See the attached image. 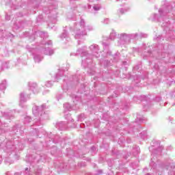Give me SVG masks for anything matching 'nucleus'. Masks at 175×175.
<instances>
[{"label":"nucleus","mask_w":175,"mask_h":175,"mask_svg":"<svg viewBox=\"0 0 175 175\" xmlns=\"http://www.w3.org/2000/svg\"><path fill=\"white\" fill-rule=\"evenodd\" d=\"M94 28L92 26H85V21L81 19L79 24H75L74 32L75 33V39H81L83 36L87 35L85 31H92Z\"/></svg>","instance_id":"nucleus-1"},{"label":"nucleus","mask_w":175,"mask_h":175,"mask_svg":"<svg viewBox=\"0 0 175 175\" xmlns=\"http://www.w3.org/2000/svg\"><path fill=\"white\" fill-rule=\"evenodd\" d=\"M48 107L46 104L42 105L40 107L34 106L33 107V114L36 117H38L40 120L47 119V114H46L45 110H47Z\"/></svg>","instance_id":"nucleus-2"},{"label":"nucleus","mask_w":175,"mask_h":175,"mask_svg":"<svg viewBox=\"0 0 175 175\" xmlns=\"http://www.w3.org/2000/svg\"><path fill=\"white\" fill-rule=\"evenodd\" d=\"M131 43V38L129 34L125 33H120V40L118 44L120 46H124V44H129Z\"/></svg>","instance_id":"nucleus-3"},{"label":"nucleus","mask_w":175,"mask_h":175,"mask_svg":"<svg viewBox=\"0 0 175 175\" xmlns=\"http://www.w3.org/2000/svg\"><path fill=\"white\" fill-rule=\"evenodd\" d=\"M89 49L92 51V55L93 57H95L96 58H99L100 55L99 54V46L93 44L89 47Z\"/></svg>","instance_id":"nucleus-4"},{"label":"nucleus","mask_w":175,"mask_h":175,"mask_svg":"<svg viewBox=\"0 0 175 175\" xmlns=\"http://www.w3.org/2000/svg\"><path fill=\"white\" fill-rule=\"evenodd\" d=\"M77 54L81 55V57H88V52H87V46H83L77 49Z\"/></svg>","instance_id":"nucleus-5"},{"label":"nucleus","mask_w":175,"mask_h":175,"mask_svg":"<svg viewBox=\"0 0 175 175\" xmlns=\"http://www.w3.org/2000/svg\"><path fill=\"white\" fill-rule=\"evenodd\" d=\"M59 38L62 40H64V39L67 42L70 40V38H69V33H68V31H66V29H64L62 33L59 36Z\"/></svg>","instance_id":"nucleus-6"},{"label":"nucleus","mask_w":175,"mask_h":175,"mask_svg":"<svg viewBox=\"0 0 175 175\" xmlns=\"http://www.w3.org/2000/svg\"><path fill=\"white\" fill-rule=\"evenodd\" d=\"M56 128L59 131H65L66 129V123H65V122L57 123Z\"/></svg>","instance_id":"nucleus-7"},{"label":"nucleus","mask_w":175,"mask_h":175,"mask_svg":"<svg viewBox=\"0 0 175 175\" xmlns=\"http://www.w3.org/2000/svg\"><path fill=\"white\" fill-rule=\"evenodd\" d=\"M28 85L29 87V90H31V91H33L34 94H36V88H38V85L36 84V83L29 82Z\"/></svg>","instance_id":"nucleus-8"},{"label":"nucleus","mask_w":175,"mask_h":175,"mask_svg":"<svg viewBox=\"0 0 175 175\" xmlns=\"http://www.w3.org/2000/svg\"><path fill=\"white\" fill-rule=\"evenodd\" d=\"M131 8H120L118 10V14H119V16H121L122 14H125V13H126V12H129Z\"/></svg>","instance_id":"nucleus-9"},{"label":"nucleus","mask_w":175,"mask_h":175,"mask_svg":"<svg viewBox=\"0 0 175 175\" xmlns=\"http://www.w3.org/2000/svg\"><path fill=\"white\" fill-rule=\"evenodd\" d=\"M163 150V146H160L157 149L154 150V152H152V155L156 154V155H161L162 154V150Z\"/></svg>","instance_id":"nucleus-10"},{"label":"nucleus","mask_w":175,"mask_h":175,"mask_svg":"<svg viewBox=\"0 0 175 175\" xmlns=\"http://www.w3.org/2000/svg\"><path fill=\"white\" fill-rule=\"evenodd\" d=\"M44 54H45V55H53L54 51L50 49V48H47L44 49Z\"/></svg>","instance_id":"nucleus-11"},{"label":"nucleus","mask_w":175,"mask_h":175,"mask_svg":"<svg viewBox=\"0 0 175 175\" xmlns=\"http://www.w3.org/2000/svg\"><path fill=\"white\" fill-rule=\"evenodd\" d=\"M0 66L3 69H8L9 68V62H0Z\"/></svg>","instance_id":"nucleus-12"},{"label":"nucleus","mask_w":175,"mask_h":175,"mask_svg":"<svg viewBox=\"0 0 175 175\" xmlns=\"http://www.w3.org/2000/svg\"><path fill=\"white\" fill-rule=\"evenodd\" d=\"M6 147L8 151H14V150L16 149V146H14V145H10V142L7 143Z\"/></svg>","instance_id":"nucleus-13"},{"label":"nucleus","mask_w":175,"mask_h":175,"mask_svg":"<svg viewBox=\"0 0 175 175\" xmlns=\"http://www.w3.org/2000/svg\"><path fill=\"white\" fill-rule=\"evenodd\" d=\"M4 117H5L7 120H10V118H13V112L4 113Z\"/></svg>","instance_id":"nucleus-14"},{"label":"nucleus","mask_w":175,"mask_h":175,"mask_svg":"<svg viewBox=\"0 0 175 175\" xmlns=\"http://www.w3.org/2000/svg\"><path fill=\"white\" fill-rule=\"evenodd\" d=\"M20 102L21 103H24V102H27V98H25L24 93L20 94Z\"/></svg>","instance_id":"nucleus-15"},{"label":"nucleus","mask_w":175,"mask_h":175,"mask_svg":"<svg viewBox=\"0 0 175 175\" xmlns=\"http://www.w3.org/2000/svg\"><path fill=\"white\" fill-rule=\"evenodd\" d=\"M62 76H64V70H59L55 75V79L58 80V79H59V77H62Z\"/></svg>","instance_id":"nucleus-16"},{"label":"nucleus","mask_w":175,"mask_h":175,"mask_svg":"<svg viewBox=\"0 0 175 175\" xmlns=\"http://www.w3.org/2000/svg\"><path fill=\"white\" fill-rule=\"evenodd\" d=\"M5 88H6V83L5 82L0 83V92H4L3 90H5Z\"/></svg>","instance_id":"nucleus-17"},{"label":"nucleus","mask_w":175,"mask_h":175,"mask_svg":"<svg viewBox=\"0 0 175 175\" xmlns=\"http://www.w3.org/2000/svg\"><path fill=\"white\" fill-rule=\"evenodd\" d=\"M116 36H117V34L115 33L114 31H112V32L110 33L109 39L111 40H114L116 39Z\"/></svg>","instance_id":"nucleus-18"},{"label":"nucleus","mask_w":175,"mask_h":175,"mask_svg":"<svg viewBox=\"0 0 175 175\" xmlns=\"http://www.w3.org/2000/svg\"><path fill=\"white\" fill-rule=\"evenodd\" d=\"M35 62L39 63L40 61H42V57L39 56L38 55H36L33 57Z\"/></svg>","instance_id":"nucleus-19"},{"label":"nucleus","mask_w":175,"mask_h":175,"mask_svg":"<svg viewBox=\"0 0 175 175\" xmlns=\"http://www.w3.org/2000/svg\"><path fill=\"white\" fill-rule=\"evenodd\" d=\"M100 5L99 4H94L93 6V10L94 12H98V10H100Z\"/></svg>","instance_id":"nucleus-20"},{"label":"nucleus","mask_w":175,"mask_h":175,"mask_svg":"<svg viewBox=\"0 0 175 175\" xmlns=\"http://www.w3.org/2000/svg\"><path fill=\"white\" fill-rule=\"evenodd\" d=\"M129 36L130 40H131V39H136V38H137L139 36V34H137V33H132V34H129Z\"/></svg>","instance_id":"nucleus-21"},{"label":"nucleus","mask_w":175,"mask_h":175,"mask_svg":"<svg viewBox=\"0 0 175 175\" xmlns=\"http://www.w3.org/2000/svg\"><path fill=\"white\" fill-rule=\"evenodd\" d=\"M64 109H66V110L70 111L72 110V107L70 106V104L69 103H65L64 105Z\"/></svg>","instance_id":"nucleus-22"},{"label":"nucleus","mask_w":175,"mask_h":175,"mask_svg":"<svg viewBox=\"0 0 175 175\" xmlns=\"http://www.w3.org/2000/svg\"><path fill=\"white\" fill-rule=\"evenodd\" d=\"M84 118H85V114L81 113L78 117V121H83V120H84Z\"/></svg>","instance_id":"nucleus-23"},{"label":"nucleus","mask_w":175,"mask_h":175,"mask_svg":"<svg viewBox=\"0 0 175 175\" xmlns=\"http://www.w3.org/2000/svg\"><path fill=\"white\" fill-rule=\"evenodd\" d=\"M31 117H29V116H26L25 118V120H24V122H25V124H29V122H31Z\"/></svg>","instance_id":"nucleus-24"},{"label":"nucleus","mask_w":175,"mask_h":175,"mask_svg":"<svg viewBox=\"0 0 175 175\" xmlns=\"http://www.w3.org/2000/svg\"><path fill=\"white\" fill-rule=\"evenodd\" d=\"M45 87L50 88V87H53V83H51V81H46L45 83Z\"/></svg>","instance_id":"nucleus-25"},{"label":"nucleus","mask_w":175,"mask_h":175,"mask_svg":"<svg viewBox=\"0 0 175 175\" xmlns=\"http://www.w3.org/2000/svg\"><path fill=\"white\" fill-rule=\"evenodd\" d=\"M113 58H114L116 62L118 61V59H120V53H116L114 55Z\"/></svg>","instance_id":"nucleus-26"},{"label":"nucleus","mask_w":175,"mask_h":175,"mask_svg":"<svg viewBox=\"0 0 175 175\" xmlns=\"http://www.w3.org/2000/svg\"><path fill=\"white\" fill-rule=\"evenodd\" d=\"M57 100H59V99H62V98H64V95L63 94H58L57 96H56Z\"/></svg>","instance_id":"nucleus-27"},{"label":"nucleus","mask_w":175,"mask_h":175,"mask_svg":"<svg viewBox=\"0 0 175 175\" xmlns=\"http://www.w3.org/2000/svg\"><path fill=\"white\" fill-rule=\"evenodd\" d=\"M170 168L171 169H174V165H172V164H170V165L167 166V170H170Z\"/></svg>","instance_id":"nucleus-28"},{"label":"nucleus","mask_w":175,"mask_h":175,"mask_svg":"<svg viewBox=\"0 0 175 175\" xmlns=\"http://www.w3.org/2000/svg\"><path fill=\"white\" fill-rule=\"evenodd\" d=\"M103 46H104V49L106 50V49H109V44H107L105 42H103Z\"/></svg>","instance_id":"nucleus-29"},{"label":"nucleus","mask_w":175,"mask_h":175,"mask_svg":"<svg viewBox=\"0 0 175 175\" xmlns=\"http://www.w3.org/2000/svg\"><path fill=\"white\" fill-rule=\"evenodd\" d=\"M25 173L26 175H29V168L28 167L25 168Z\"/></svg>","instance_id":"nucleus-30"},{"label":"nucleus","mask_w":175,"mask_h":175,"mask_svg":"<svg viewBox=\"0 0 175 175\" xmlns=\"http://www.w3.org/2000/svg\"><path fill=\"white\" fill-rule=\"evenodd\" d=\"M169 25V21L166 23H163L162 27H168Z\"/></svg>","instance_id":"nucleus-31"},{"label":"nucleus","mask_w":175,"mask_h":175,"mask_svg":"<svg viewBox=\"0 0 175 175\" xmlns=\"http://www.w3.org/2000/svg\"><path fill=\"white\" fill-rule=\"evenodd\" d=\"M139 36H140L141 38H147V34H144V33H141L139 34Z\"/></svg>","instance_id":"nucleus-32"},{"label":"nucleus","mask_w":175,"mask_h":175,"mask_svg":"<svg viewBox=\"0 0 175 175\" xmlns=\"http://www.w3.org/2000/svg\"><path fill=\"white\" fill-rule=\"evenodd\" d=\"M150 166H152V167H155V166L157 165V164H155V163L154 161H152L150 163Z\"/></svg>","instance_id":"nucleus-33"},{"label":"nucleus","mask_w":175,"mask_h":175,"mask_svg":"<svg viewBox=\"0 0 175 175\" xmlns=\"http://www.w3.org/2000/svg\"><path fill=\"white\" fill-rule=\"evenodd\" d=\"M162 98L161 97H156L155 100L156 102H161Z\"/></svg>","instance_id":"nucleus-34"},{"label":"nucleus","mask_w":175,"mask_h":175,"mask_svg":"<svg viewBox=\"0 0 175 175\" xmlns=\"http://www.w3.org/2000/svg\"><path fill=\"white\" fill-rule=\"evenodd\" d=\"M85 62H88V58H86V59H82V63L83 64H85Z\"/></svg>","instance_id":"nucleus-35"},{"label":"nucleus","mask_w":175,"mask_h":175,"mask_svg":"<svg viewBox=\"0 0 175 175\" xmlns=\"http://www.w3.org/2000/svg\"><path fill=\"white\" fill-rule=\"evenodd\" d=\"M47 44H48V46H51L53 44V41H51V40L48 41Z\"/></svg>","instance_id":"nucleus-36"},{"label":"nucleus","mask_w":175,"mask_h":175,"mask_svg":"<svg viewBox=\"0 0 175 175\" xmlns=\"http://www.w3.org/2000/svg\"><path fill=\"white\" fill-rule=\"evenodd\" d=\"M154 20H158V15L157 14H154V18H153Z\"/></svg>","instance_id":"nucleus-37"},{"label":"nucleus","mask_w":175,"mask_h":175,"mask_svg":"<svg viewBox=\"0 0 175 175\" xmlns=\"http://www.w3.org/2000/svg\"><path fill=\"white\" fill-rule=\"evenodd\" d=\"M5 20L9 21V20H10V16H9V15L5 16Z\"/></svg>","instance_id":"nucleus-38"},{"label":"nucleus","mask_w":175,"mask_h":175,"mask_svg":"<svg viewBox=\"0 0 175 175\" xmlns=\"http://www.w3.org/2000/svg\"><path fill=\"white\" fill-rule=\"evenodd\" d=\"M109 18L105 19V24H109Z\"/></svg>","instance_id":"nucleus-39"},{"label":"nucleus","mask_w":175,"mask_h":175,"mask_svg":"<svg viewBox=\"0 0 175 175\" xmlns=\"http://www.w3.org/2000/svg\"><path fill=\"white\" fill-rule=\"evenodd\" d=\"M26 49H27V50H29V51H32V49L29 48V46H26Z\"/></svg>","instance_id":"nucleus-40"},{"label":"nucleus","mask_w":175,"mask_h":175,"mask_svg":"<svg viewBox=\"0 0 175 175\" xmlns=\"http://www.w3.org/2000/svg\"><path fill=\"white\" fill-rule=\"evenodd\" d=\"M12 0H5V3L8 5V3H10Z\"/></svg>","instance_id":"nucleus-41"},{"label":"nucleus","mask_w":175,"mask_h":175,"mask_svg":"<svg viewBox=\"0 0 175 175\" xmlns=\"http://www.w3.org/2000/svg\"><path fill=\"white\" fill-rule=\"evenodd\" d=\"M80 43H84V41L78 40V44H80Z\"/></svg>","instance_id":"nucleus-42"},{"label":"nucleus","mask_w":175,"mask_h":175,"mask_svg":"<svg viewBox=\"0 0 175 175\" xmlns=\"http://www.w3.org/2000/svg\"><path fill=\"white\" fill-rule=\"evenodd\" d=\"M98 174H102V170L98 171Z\"/></svg>","instance_id":"nucleus-43"},{"label":"nucleus","mask_w":175,"mask_h":175,"mask_svg":"<svg viewBox=\"0 0 175 175\" xmlns=\"http://www.w3.org/2000/svg\"><path fill=\"white\" fill-rule=\"evenodd\" d=\"M159 12L161 16H162V9L159 10Z\"/></svg>","instance_id":"nucleus-44"},{"label":"nucleus","mask_w":175,"mask_h":175,"mask_svg":"<svg viewBox=\"0 0 175 175\" xmlns=\"http://www.w3.org/2000/svg\"><path fill=\"white\" fill-rule=\"evenodd\" d=\"M18 17H23V14L19 13Z\"/></svg>","instance_id":"nucleus-45"},{"label":"nucleus","mask_w":175,"mask_h":175,"mask_svg":"<svg viewBox=\"0 0 175 175\" xmlns=\"http://www.w3.org/2000/svg\"><path fill=\"white\" fill-rule=\"evenodd\" d=\"M139 150H140V148L139 147H137V153H139Z\"/></svg>","instance_id":"nucleus-46"},{"label":"nucleus","mask_w":175,"mask_h":175,"mask_svg":"<svg viewBox=\"0 0 175 175\" xmlns=\"http://www.w3.org/2000/svg\"><path fill=\"white\" fill-rule=\"evenodd\" d=\"M2 162V156H0V163Z\"/></svg>","instance_id":"nucleus-47"},{"label":"nucleus","mask_w":175,"mask_h":175,"mask_svg":"<svg viewBox=\"0 0 175 175\" xmlns=\"http://www.w3.org/2000/svg\"><path fill=\"white\" fill-rule=\"evenodd\" d=\"M1 70H3V68H2L1 66H0V72H1Z\"/></svg>","instance_id":"nucleus-48"},{"label":"nucleus","mask_w":175,"mask_h":175,"mask_svg":"<svg viewBox=\"0 0 175 175\" xmlns=\"http://www.w3.org/2000/svg\"><path fill=\"white\" fill-rule=\"evenodd\" d=\"M89 2H94L95 0H88Z\"/></svg>","instance_id":"nucleus-49"},{"label":"nucleus","mask_w":175,"mask_h":175,"mask_svg":"<svg viewBox=\"0 0 175 175\" xmlns=\"http://www.w3.org/2000/svg\"><path fill=\"white\" fill-rule=\"evenodd\" d=\"M67 117H70V113H68V114H67Z\"/></svg>","instance_id":"nucleus-50"},{"label":"nucleus","mask_w":175,"mask_h":175,"mask_svg":"<svg viewBox=\"0 0 175 175\" xmlns=\"http://www.w3.org/2000/svg\"><path fill=\"white\" fill-rule=\"evenodd\" d=\"M159 39H160L159 37H157V38H156L157 40H159Z\"/></svg>","instance_id":"nucleus-51"},{"label":"nucleus","mask_w":175,"mask_h":175,"mask_svg":"<svg viewBox=\"0 0 175 175\" xmlns=\"http://www.w3.org/2000/svg\"><path fill=\"white\" fill-rule=\"evenodd\" d=\"M88 9H91V5H88Z\"/></svg>","instance_id":"nucleus-52"},{"label":"nucleus","mask_w":175,"mask_h":175,"mask_svg":"<svg viewBox=\"0 0 175 175\" xmlns=\"http://www.w3.org/2000/svg\"><path fill=\"white\" fill-rule=\"evenodd\" d=\"M120 6H124V4H120Z\"/></svg>","instance_id":"nucleus-53"},{"label":"nucleus","mask_w":175,"mask_h":175,"mask_svg":"<svg viewBox=\"0 0 175 175\" xmlns=\"http://www.w3.org/2000/svg\"><path fill=\"white\" fill-rule=\"evenodd\" d=\"M65 118H66L68 120V117L66 116H65Z\"/></svg>","instance_id":"nucleus-54"},{"label":"nucleus","mask_w":175,"mask_h":175,"mask_svg":"<svg viewBox=\"0 0 175 175\" xmlns=\"http://www.w3.org/2000/svg\"><path fill=\"white\" fill-rule=\"evenodd\" d=\"M94 148H95V147H92V150H94Z\"/></svg>","instance_id":"nucleus-55"},{"label":"nucleus","mask_w":175,"mask_h":175,"mask_svg":"<svg viewBox=\"0 0 175 175\" xmlns=\"http://www.w3.org/2000/svg\"><path fill=\"white\" fill-rule=\"evenodd\" d=\"M43 33H44L43 32L41 33V36H42V35H43Z\"/></svg>","instance_id":"nucleus-56"},{"label":"nucleus","mask_w":175,"mask_h":175,"mask_svg":"<svg viewBox=\"0 0 175 175\" xmlns=\"http://www.w3.org/2000/svg\"><path fill=\"white\" fill-rule=\"evenodd\" d=\"M135 99H136V97H134V100H135Z\"/></svg>","instance_id":"nucleus-57"},{"label":"nucleus","mask_w":175,"mask_h":175,"mask_svg":"<svg viewBox=\"0 0 175 175\" xmlns=\"http://www.w3.org/2000/svg\"><path fill=\"white\" fill-rule=\"evenodd\" d=\"M174 105H175V103H174V104L172 105V106H174Z\"/></svg>","instance_id":"nucleus-58"},{"label":"nucleus","mask_w":175,"mask_h":175,"mask_svg":"<svg viewBox=\"0 0 175 175\" xmlns=\"http://www.w3.org/2000/svg\"><path fill=\"white\" fill-rule=\"evenodd\" d=\"M146 175H151V174H147Z\"/></svg>","instance_id":"nucleus-59"},{"label":"nucleus","mask_w":175,"mask_h":175,"mask_svg":"<svg viewBox=\"0 0 175 175\" xmlns=\"http://www.w3.org/2000/svg\"><path fill=\"white\" fill-rule=\"evenodd\" d=\"M6 175H9V173H7Z\"/></svg>","instance_id":"nucleus-60"},{"label":"nucleus","mask_w":175,"mask_h":175,"mask_svg":"<svg viewBox=\"0 0 175 175\" xmlns=\"http://www.w3.org/2000/svg\"><path fill=\"white\" fill-rule=\"evenodd\" d=\"M150 52H148V54H150Z\"/></svg>","instance_id":"nucleus-61"}]
</instances>
